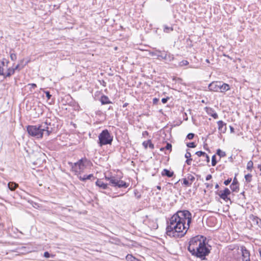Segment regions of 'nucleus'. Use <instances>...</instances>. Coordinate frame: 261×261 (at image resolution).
I'll use <instances>...</instances> for the list:
<instances>
[{
    "instance_id": "obj_27",
    "label": "nucleus",
    "mask_w": 261,
    "mask_h": 261,
    "mask_svg": "<svg viewBox=\"0 0 261 261\" xmlns=\"http://www.w3.org/2000/svg\"><path fill=\"white\" fill-rule=\"evenodd\" d=\"M201 245H198L195 249V252H190L192 255H195V256L197 257V255L198 254H200V249Z\"/></svg>"
},
{
    "instance_id": "obj_38",
    "label": "nucleus",
    "mask_w": 261,
    "mask_h": 261,
    "mask_svg": "<svg viewBox=\"0 0 261 261\" xmlns=\"http://www.w3.org/2000/svg\"><path fill=\"white\" fill-rule=\"evenodd\" d=\"M194 137H195V134H193V133H189L187 136L186 140L187 139L192 140V139H193L194 138Z\"/></svg>"
},
{
    "instance_id": "obj_31",
    "label": "nucleus",
    "mask_w": 261,
    "mask_h": 261,
    "mask_svg": "<svg viewBox=\"0 0 261 261\" xmlns=\"http://www.w3.org/2000/svg\"><path fill=\"white\" fill-rule=\"evenodd\" d=\"M252 175L249 173L245 175V178L246 181L248 183L251 182V181L252 180Z\"/></svg>"
},
{
    "instance_id": "obj_50",
    "label": "nucleus",
    "mask_w": 261,
    "mask_h": 261,
    "mask_svg": "<svg viewBox=\"0 0 261 261\" xmlns=\"http://www.w3.org/2000/svg\"><path fill=\"white\" fill-rule=\"evenodd\" d=\"M24 59H22L21 60H20L19 61V63L18 64H20V66H21L22 65H24Z\"/></svg>"
},
{
    "instance_id": "obj_13",
    "label": "nucleus",
    "mask_w": 261,
    "mask_h": 261,
    "mask_svg": "<svg viewBox=\"0 0 261 261\" xmlns=\"http://www.w3.org/2000/svg\"><path fill=\"white\" fill-rule=\"evenodd\" d=\"M9 63V60L6 58H3L2 60L0 61V75L4 74V71L5 70L4 67L6 66L8 67Z\"/></svg>"
},
{
    "instance_id": "obj_8",
    "label": "nucleus",
    "mask_w": 261,
    "mask_h": 261,
    "mask_svg": "<svg viewBox=\"0 0 261 261\" xmlns=\"http://www.w3.org/2000/svg\"><path fill=\"white\" fill-rule=\"evenodd\" d=\"M199 251L200 254H198L197 257L200 258L201 259H205V256L209 254L210 251L206 246L205 241L203 242V244H202Z\"/></svg>"
},
{
    "instance_id": "obj_35",
    "label": "nucleus",
    "mask_w": 261,
    "mask_h": 261,
    "mask_svg": "<svg viewBox=\"0 0 261 261\" xmlns=\"http://www.w3.org/2000/svg\"><path fill=\"white\" fill-rule=\"evenodd\" d=\"M183 184L187 186H190L192 184L187 179V178H183Z\"/></svg>"
},
{
    "instance_id": "obj_60",
    "label": "nucleus",
    "mask_w": 261,
    "mask_h": 261,
    "mask_svg": "<svg viewBox=\"0 0 261 261\" xmlns=\"http://www.w3.org/2000/svg\"><path fill=\"white\" fill-rule=\"evenodd\" d=\"M92 155L93 154L92 153H91L90 152L87 153V155L89 156H92Z\"/></svg>"
},
{
    "instance_id": "obj_43",
    "label": "nucleus",
    "mask_w": 261,
    "mask_h": 261,
    "mask_svg": "<svg viewBox=\"0 0 261 261\" xmlns=\"http://www.w3.org/2000/svg\"><path fill=\"white\" fill-rule=\"evenodd\" d=\"M169 99V97H167L166 98H163L162 99V102L164 104L166 103Z\"/></svg>"
},
{
    "instance_id": "obj_63",
    "label": "nucleus",
    "mask_w": 261,
    "mask_h": 261,
    "mask_svg": "<svg viewBox=\"0 0 261 261\" xmlns=\"http://www.w3.org/2000/svg\"><path fill=\"white\" fill-rule=\"evenodd\" d=\"M218 188H219V185L218 184H216V185L215 186V188L218 189Z\"/></svg>"
},
{
    "instance_id": "obj_7",
    "label": "nucleus",
    "mask_w": 261,
    "mask_h": 261,
    "mask_svg": "<svg viewBox=\"0 0 261 261\" xmlns=\"http://www.w3.org/2000/svg\"><path fill=\"white\" fill-rule=\"evenodd\" d=\"M106 179L110 181V184L112 186L117 187L118 188H127L128 184L123 180L118 179L114 176L106 177Z\"/></svg>"
},
{
    "instance_id": "obj_32",
    "label": "nucleus",
    "mask_w": 261,
    "mask_h": 261,
    "mask_svg": "<svg viewBox=\"0 0 261 261\" xmlns=\"http://www.w3.org/2000/svg\"><path fill=\"white\" fill-rule=\"evenodd\" d=\"M253 166V163L252 161H249L247 165V169L251 171Z\"/></svg>"
},
{
    "instance_id": "obj_36",
    "label": "nucleus",
    "mask_w": 261,
    "mask_h": 261,
    "mask_svg": "<svg viewBox=\"0 0 261 261\" xmlns=\"http://www.w3.org/2000/svg\"><path fill=\"white\" fill-rule=\"evenodd\" d=\"M217 154L219 155L220 157L224 156L225 155V153L224 151H222L220 149H218L217 151Z\"/></svg>"
},
{
    "instance_id": "obj_41",
    "label": "nucleus",
    "mask_w": 261,
    "mask_h": 261,
    "mask_svg": "<svg viewBox=\"0 0 261 261\" xmlns=\"http://www.w3.org/2000/svg\"><path fill=\"white\" fill-rule=\"evenodd\" d=\"M203 158H204V160L206 161L207 163L210 162V158L208 156V155L205 153L204 155H203Z\"/></svg>"
},
{
    "instance_id": "obj_11",
    "label": "nucleus",
    "mask_w": 261,
    "mask_h": 261,
    "mask_svg": "<svg viewBox=\"0 0 261 261\" xmlns=\"http://www.w3.org/2000/svg\"><path fill=\"white\" fill-rule=\"evenodd\" d=\"M218 130L220 133H225L226 131V123L222 120L217 121Z\"/></svg>"
},
{
    "instance_id": "obj_6",
    "label": "nucleus",
    "mask_w": 261,
    "mask_h": 261,
    "mask_svg": "<svg viewBox=\"0 0 261 261\" xmlns=\"http://www.w3.org/2000/svg\"><path fill=\"white\" fill-rule=\"evenodd\" d=\"M204 240L202 236H197L192 238L190 242L188 249L189 252H195V249L198 245L203 244Z\"/></svg>"
},
{
    "instance_id": "obj_52",
    "label": "nucleus",
    "mask_w": 261,
    "mask_h": 261,
    "mask_svg": "<svg viewBox=\"0 0 261 261\" xmlns=\"http://www.w3.org/2000/svg\"><path fill=\"white\" fill-rule=\"evenodd\" d=\"M229 128L230 130L231 133H234V129L232 126H229Z\"/></svg>"
},
{
    "instance_id": "obj_16",
    "label": "nucleus",
    "mask_w": 261,
    "mask_h": 261,
    "mask_svg": "<svg viewBox=\"0 0 261 261\" xmlns=\"http://www.w3.org/2000/svg\"><path fill=\"white\" fill-rule=\"evenodd\" d=\"M162 176H166L168 177H171L174 175V172L173 171H171L167 169H164L162 172Z\"/></svg>"
},
{
    "instance_id": "obj_30",
    "label": "nucleus",
    "mask_w": 261,
    "mask_h": 261,
    "mask_svg": "<svg viewBox=\"0 0 261 261\" xmlns=\"http://www.w3.org/2000/svg\"><path fill=\"white\" fill-rule=\"evenodd\" d=\"M186 178L191 183V184H192V182L195 180V177L191 174H188Z\"/></svg>"
},
{
    "instance_id": "obj_54",
    "label": "nucleus",
    "mask_w": 261,
    "mask_h": 261,
    "mask_svg": "<svg viewBox=\"0 0 261 261\" xmlns=\"http://www.w3.org/2000/svg\"><path fill=\"white\" fill-rule=\"evenodd\" d=\"M183 117H184V120H188L187 115V114L186 113H184Z\"/></svg>"
},
{
    "instance_id": "obj_46",
    "label": "nucleus",
    "mask_w": 261,
    "mask_h": 261,
    "mask_svg": "<svg viewBox=\"0 0 261 261\" xmlns=\"http://www.w3.org/2000/svg\"><path fill=\"white\" fill-rule=\"evenodd\" d=\"M172 148H160V151H164L165 150H167L170 152L171 151Z\"/></svg>"
},
{
    "instance_id": "obj_9",
    "label": "nucleus",
    "mask_w": 261,
    "mask_h": 261,
    "mask_svg": "<svg viewBox=\"0 0 261 261\" xmlns=\"http://www.w3.org/2000/svg\"><path fill=\"white\" fill-rule=\"evenodd\" d=\"M230 194V190L228 188H225L223 191H220L219 196L221 199L226 201H227L228 200H230V198L228 197V196Z\"/></svg>"
},
{
    "instance_id": "obj_20",
    "label": "nucleus",
    "mask_w": 261,
    "mask_h": 261,
    "mask_svg": "<svg viewBox=\"0 0 261 261\" xmlns=\"http://www.w3.org/2000/svg\"><path fill=\"white\" fill-rule=\"evenodd\" d=\"M185 156L186 158L187 159L186 161V163L188 165H190L191 164V162L192 161V159L191 158V153L189 151H188V150L187 151V152L186 153Z\"/></svg>"
},
{
    "instance_id": "obj_61",
    "label": "nucleus",
    "mask_w": 261,
    "mask_h": 261,
    "mask_svg": "<svg viewBox=\"0 0 261 261\" xmlns=\"http://www.w3.org/2000/svg\"><path fill=\"white\" fill-rule=\"evenodd\" d=\"M258 168L259 169L260 171H261V165H258Z\"/></svg>"
},
{
    "instance_id": "obj_3",
    "label": "nucleus",
    "mask_w": 261,
    "mask_h": 261,
    "mask_svg": "<svg viewBox=\"0 0 261 261\" xmlns=\"http://www.w3.org/2000/svg\"><path fill=\"white\" fill-rule=\"evenodd\" d=\"M90 162L86 158H82L78 162L75 163L69 162L68 164L71 168V170L77 175L83 172L90 165Z\"/></svg>"
},
{
    "instance_id": "obj_24",
    "label": "nucleus",
    "mask_w": 261,
    "mask_h": 261,
    "mask_svg": "<svg viewBox=\"0 0 261 261\" xmlns=\"http://www.w3.org/2000/svg\"><path fill=\"white\" fill-rule=\"evenodd\" d=\"M143 147H154L153 144L152 143L151 140L149 139L145 141L142 143Z\"/></svg>"
},
{
    "instance_id": "obj_59",
    "label": "nucleus",
    "mask_w": 261,
    "mask_h": 261,
    "mask_svg": "<svg viewBox=\"0 0 261 261\" xmlns=\"http://www.w3.org/2000/svg\"><path fill=\"white\" fill-rule=\"evenodd\" d=\"M156 188H157V189H158L159 190H161V186H156Z\"/></svg>"
},
{
    "instance_id": "obj_22",
    "label": "nucleus",
    "mask_w": 261,
    "mask_h": 261,
    "mask_svg": "<svg viewBox=\"0 0 261 261\" xmlns=\"http://www.w3.org/2000/svg\"><path fill=\"white\" fill-rule=\"evenodd\" d=\"M30 61H28L24 63V65L20 66V64H18L15 67H13V69L15 71L16 70L20 71L24 68V67L28 64Z\"/></svg>"
},
{
    "instance_id": "obj_39",
    "label": "nucleus",
    "mask_w": 261,
    "mask_h": 261,
    "mask_svg": "<svg viewBox=\"0 0 261 261\" xmlns=\"http://www.w3.org/2000/svg\"><path fill=\"white\" fill-rule=\"evenodd\" d=\"M189 64V62L187 60H182V61H181L179 64V65L180 66H185V65H187Z\"/></svg>"
},
{
    "instance_id": "obj_51",
    "label": "nucleus",
    "mask_w": 261,
    "mask_h": 261,
    "mask_svg": "<svg viewBox=\"0 0 261 261\" xmlns=\"http://www.w3.org/2000/svg\"><path fill=\"white\" fill-rule=\"evenodd\" d=\"M212 178V175H211V174H208V175H207L206 176V180H210Z\"/></svg>"
},
{
    "instance_id": "obj_18",
    "label": "nucleus",
    "mask_w": 261,
    "mask_h": 261,
    "mask_svg": "<svg viewBox=\"0 0 261 261\" xmlns=\"http://www.w3.org/2000/svg\"><path fill=\"white\" fill-rule=\"evenodd\" d=\"M18 187V184L14 182H9L8 184L9 189L12 191H14Z\"/></svg>"
},
{
    "instance_id": "obj_57",
    "label": "nucleus",
    "mask_w": 261,
    "mask_h": 261,
    "mask_svg": "<svg viewBox=\"0 0 261 261\" xmlns=\"http://www.w3.org/2000/svg\"><path fill=\"white\" fill-rule=\"evenodd\" d=\"M205 185H206L207 188H208L210 187H212V186H213L212 185H210V184H209L208 183H205Z\"/></svg>"
},
{
    "instance_id": "obj_26",
    "label": "nucleus",
    "mask_w": 261,
    "mask_h": 261,
    "mask_svg": "<svg viewBox=\"0 0 261 261\" xmlns=\"http://www.w3.org/2000/svg\"><path fill=\"white\" fill-rule=\"evenodd\" d=\"M126 259L127 261H140L139 259L135 258L132 255L128 254L126 256Z\"/></svg>"
},
{
    "instance_id": "obj_12",
    "label": "nucleus",
    "mask_w": 261,
    "mask_h": 261,
    "mask_svg": "<svg viewBox=\"0 0 261 261\" xmlns=\"http://www.w3.org/2000/svg\"><path fill=\"white\" fill-rule=\"evenodd\" d=\"M205 110L207 115L212 116L214 119L218 118V115L215 112L214 109L210 107H205Z\"/></svg>"
},
{
    "instance_id": "obj_23",
    "label": "nucleus",
    "mask_w": 261,
    "mask_h": 261,
    "mask_svg": "<svg viewBox=\"0 0 261 261\" xmlns=\"http://www.w3.org/2000/svg\"><path fill=\"white\" fill-rule=\"evenodd\" d=\"M14 50L13 49H11L10 51V57L12 61H16L17 60V55L14 53Z\"/></svg>"
},
{
    "instance_id": "obj_19",
    "label": "nucleus",
    "mask_w": 261,
    "mask_h": 261,
    "mask_svg": "<svg viewBox=\"0 0 261 261\" xmlns=\"http://www.w3.org/2000/svg\"><path fill=\"white\" fill-rule=\"evenodd\" d=\"M163 32L166 33H169L173 31V28L172 25L169 27L166 24H164L163 25Z\"/></svg>"
},
{
    "instance_id": "obj_40",
    "label": "nucleus",
    "mask_w": 261,
    "mask_h": 261,
    "mask_svg": "<svg viewBox=\"0 0 261 261\" xmlns=\"http://www.w3.org/2000/svg\"><path fill=\"white\" fill-rule=\"evenodd\" d=\"M205 152L201 151H197L195 154H197L198 156H203Z\"/></svg>"
},
{
    "instance_id": "obj_49",
    "label": "nucleus",
    "mask_w": 261,
    "mask_h": 261,
    "mask_svg": "<svg viewBox=\"0 0 261 261\" xmlns=\"http://www.w3.org/2000/svg\"><path fill=\"white\" fill-rule=\"evenodd\" d=\"M44 256L46 258H48L50 256V254L48 252H45L44 253Z\"/></svg>"
},
{
    "instance_id": "obj_4",
    "label": "nucleus",
    "mask_w": 261,
    "mask_h": 261,
    "mask_svg": "<svg viewBox=\"0 0 261 261\" xmlns=\"http://www.w3.org/2000/svg\"><path fill=\"white\" fill-rule=\"evenodd\" d=\"M208 88L210 91L219 92H225L230 90V86L222 81L213 82L209 84Z\"/></svg>"
},
{
    "instance_id": "obj_45",
    "label": "nucleus",
    "mask_w": 261,
    "mask_h": 261,
    "mask_svg": "<svg viewBox=\"0 0 261 261\" xmlns=\"http://www.w3.org/2000/svg\"><path fill=\"white\" fill-rule=\"evenodd\" d=\"M159 101V98H153L152 100L153 104V105H156Z\"/></svg>"
},
{
    "instance_id": "obj_17",
    "label": "nucleus",
    "mask_w": 261,
    "mask_h": 261,
    "mask_svg": "<svg viewBox=\"0 0 261 261\" xmlns=\"http://www.w3.org/2000/svg\"><path fill=\"white\" fill-rule=\"evenodd\" d=\"M96 185L102 189H106L108 187L107 184H105L101 179H99L97 180Z\"/></svg>"
},
{
    "instance_id": "obj_64",
    "label": "nucleus",
    "mask_w": 261,
    "mask_h": 261,
    "mask_svg": "<svg viewBox=\"0 0 261 261\" xmlns=\"http://www.w3.org/2000/svg\"><path fill=\"white\" fill-rule=\"evenodd\" d=\"M259 254H260V255L261 256V249L259 250Z\"/></svg>"
},
{
    "instance_id": "obj_29",
    "label": "nucleus",
    "mask_w": 261,
    "mask_h": 261,
    "mask_svg": "<svg viewBox=\"0 0 261 261\" xmlns=\"http://www.w3.org/2000/svg\"><path fill=\"white\" fill-rule=\"evenodd\" d=\"M166 56H167V59H166L165 60H167L169 62H171V61H172L174 60V56L173 55H172L171 54H170V53H168L167 51Z\"/></svg>"
},
{
    "instance_id": "obj_53",
    "label": "nucleus",
    "mask_w": 261,
    "mask_h": 261,
    "mask_svg": "<svg viewBox=\"0 0 261 261\" xmlns=\"http://www.w3.org/2000/svg\"><path fill=\"white\" fill-rule=\"evenodd\" d=\"M149 54H150L151 56H157V57H158V55H157L155 52H150V53H149Z\"/></svg>"
},
{
    "instance_id": "obj_34",
    "label": "nucleus",
    "mask_w": 261,
    "mask_h": 261,
    "mask_svg": "<svg viewBox=\"0 0 261 261\" xmlns=\"http://www.w3.org/2000/svg\"><path fill=\"white\" fill-rule=\"evenodd\" d=\"M217 163V162L216 160V155H213L212 158V166H215L216 165Z\"/></svg>"
},
{
    "instance_id": "obj_47",
    "label": "nucleus",
    "mask_w": 261,
    "mask_h": 261,
    "mask_svg": "<svg viewBox=\"0 0 261 261\" xmlns=\"http://www.w3.org/2000/svg\"><path fill=\"white\" fill-rule=\"evenodd\" d=\"M99 83H100V84L101 85H102L103 87H106V82L104 81V80H99Z\"/></svg>"
},
{
    "instance_id": "obj_37",
    "label": "nucleus",
    "mask_w": 261,
    "mask_h": 261,
    "mask_svg": "<svg viewBox=\"0 0 261 261\" xmlns=\"http://www.w3.org/2000/svg\"><path fill=\"white\" fill-rule=\"evenodd\" d=\"M134 195L137 199H140L141 197L140 193L137 190H134Z\"/></svg>"
},
{
    "instance_id": "obj_55",
    "label": "nucleus",
    "mask_w": 261,
    "mask_h": 261,
    "mask_svg": "<svg viewBox=\"0 0 261 261\" xmlns=\"http://www.w3.org/2000/svg\"><path fill=\"white\" fill-rule=\"evenodd\" d=\"M142 135L144 136L145 135H148V133L147 131H144V132H143Z\"/></svg>"
},
{
    "instance_id": "obj_5",
    "label": "nucleus",
    "mask_w": 261,
    "mask_h": 261,
    "mask_svg": "<svg viewBox=\"0 0 261 261\" xmlns=\"http://www.w3.org/2000/svg\"><path fill=\"white\" fill-rule=\"evenodd\" d=\"M113 140V136L107 129L103 130L98 136V143L101 146L111 145Z\"/></svg>"
},
{
    "instance_id": "obj_14",
    "label": "nucleus",
    "mask_w": 261,
    "mask_h": 261,
    "mask_svg": "<svg viewBox=\"0 0 261 261\" xmlns=\"http://www.w3.org/2000/svg\"><path fill=\"white\" fill-rule=\"evenodd\" d=\"M15 73V71L13 69V67H9L7 69V71L5 72L4 71V74H1L0 75L4 76V78H6L7 77H10L12 75H13Z\"/></svg>"
},
{
    "instance_id": "obj_21",
    "label": "nucleus",
    "mask_w": 261,
    "mask_h": 261,
    "mask_svg": "<svg viewBox=\"0 0 261 261\" xmlns=\"http://www.w3.org/2000/svg\"><path fill=\"white\" fill-rule=\"evenodd\" d=\"M155 51L158 53H161V55H158V58H161L162 59L164 60L167 59V56H166L167 51H164L162 52L159 49H156Z\"/></svg>"
},
{
    "instance_id": "obj_48",
    "label": "nucleus",
    "mask_w": 261,
    "mask_h": 261,
    "mask_svg": "<svg viewBox=\"0 0 261 261\" xmlns=\"http://www.w3.org/2000/svg\"><path fill=\"white\" fill-rule=\"evenodd\" d=\"M28 86H31V88H34V89L37 87L36 84H34V83L29 84Z\"/></svg>"
},
{
    "instance_id": "obj_44",
    "label": "nucleus",
    "mask_w": 261,
    "mask_h": 261,
    "mask_svg": "<svg viewBox=\"0 0 261 261\" xmlns=\"http://www.w3.org/2000/svg\"><path fill=\"white\" fill-rule=\"evenodd\" d=\"M231 181V178H230V179L228 178L227 180H225L224 181V184L225 185L227 186V185H228L230 184Z\"/></svg>"
},
{
    "instance_id": "obj_2",
    "label": "nucleus",
    "mask_w": 261,
    "mask_h": 261,
    "mask_svg": "<svg viewBox=\"0 0 261 261\" xmlns=\"http://www.w3.org/2000/svg\"><path fill=\"white\" fill-rule=\"evenodd\" d=\"M54 125L50 122L46 121L41 124L36 125H28L27 127V130L29 135L36 138H41L43 136L47 137L51 133L55 132Z\"/></svg>"
},
{
    "instance_id": "obj_58",
    "label": "nucleus",
    "mask_w": 261,
    "mask_h": 261,
    "mask_svg": "<svg viewBox=\"0 0 261 261\" xmlns=\"http://www.w3.org/2000/svg\"><path fill=\"white\" fill-rule=\"evenodd\" d=\"M38 154H39V155L40 157H41V156H43V155H44V153H40V152H39V153H38Z\"/></svg>"
},
{
    "instance_id": "obj_15",
    "label": "nucleus",
    "mask_w": 261,
    "mask_h": 261,
    "mask_svg": "<svg viewBox=\"0 0 261 261\" xmlns=\"http://www.w3.org/2000/svg\"><path fill=\"white\" fill-rule=\"evenodd\" d=\"M100 100L102 105H106L112 103L109 97L105 95L101 96Z\"/></svg>"
},
{
    "instance_id": "obj_25",
    "label": "nucleus",
    "mask_w": 261,
    "mask_h": 261,
    "mask_svg": "<svg viewBox=\"0 0 261 261\" xmlns=\"http://www.w3.org/2000/svg\"><path fill=\"white\" fill-rule=\"evenodd\" d=\"M92 177H93V175L91 174L88 175H84L83 177L80 176L79 179L82 181H85L87 179H90Z\"/></svg>"
},
{
    "instance_id": "obj_33",
    "label": "nucleus",
    "mask_w": 261,
    "mask_h": 261,
    "mask_svg": "<svg viewBox=\"0 0 261 261\" xmlns=\"http://www.w3.org/2000/svg\"><path fill=\"white\" fill-rule=\"evenodd\" d=\"M187 147H196L197 144L195 141H193L191 142H187Z\"/></svg>"
},
{
    "instance_id": "obj_10",
    "label": "nucleus",
    "mask_w": 261,
    "mask_h": 261,
    "mask_svg": "<svg viewBox=\"0 0 261 261\" xmlns=\"http://www.w3.org/2000/svg\"><path fill=\"white\" fill-rule=\"evenodd\" d=\"M241 250L242 254V260L243 261H250V253L249 251L244 246L241 247Z\"/></svg>"
},
{
    "instance_id": "obj_62",
    "label": "nucleus",
    "mask_w": 261,
    "mask_h": 261,
    "mask_svg": "<svg viewBox=\"0 0 261 261\" xmlns=\"http://www.w3.org/2000/svg\"><path fill=\"white\" fill-rule=\"evenodd\" d=\"M224 56L225 57H227V58H229V59H231V58H230L228 55H224Z\"/></svg>"
},
{
    "instance_id": "obj_1",
    "label": "nucleus",
    "mask_w": 261,
    "mask_h": 261,
    "mask_svg": "<svg viewBox=\"0 0 261 261\" xmlns=\"http://www.w3.org/2000/svg\"><path fill=\"white\" fill-rule=\"evenodd\" d=\"M192 222V214L188 210L178 211L168 222L166 233L169 236L184 237Z\"/></svg>"
},
{
    "instance_id": "obj_56",
    "label": "nucleus",
    "mask_w": 261,
    "mask_h": 261,
    "mask_svg": "<svg viewBox=\"0 0 261 261\" xmlns=\"http://www.w3.org/2000/svg\"><path fill=\"white\" fill-rule=\"evenodd\" d=\"M165 147H172V145L170 143H166V145Z\"/></svg>"
},
{
    "instance_id": "obj_28",
    "label": "nucleus",
    "mask_w": 261,
    "mask_h": 261,
    "mask_svg": "<svg viewBox=\"0 0 261 261\" xmlns=\"http://www.w3.org/2000/svg\"><path fill=\"white\" fill-rule=\"evenodd\" d=\"M230 188L233 191H237L239 189L238 182L232 183L230 185Z\"/></svg>"
},
{
    "instance_id": "obj_42",
    "label": "nucleus",
    "mask_w": 261,
    "mask_h": 261,
    "mask_svg": "<svg viewBox=\"0 0 261 261\" xmlns=\"http://www.w3.org/2000/svg\"><path fill=\"white\" fill-rule=\"evenodd\" d=\"M44 92L45 93L46 97L47 98V99H49L51 97V95L50 94V92L48 91H45Z\"/></svg>"
}]
</instances>
